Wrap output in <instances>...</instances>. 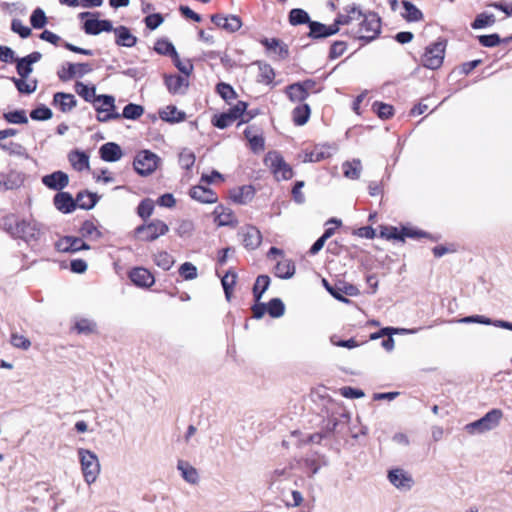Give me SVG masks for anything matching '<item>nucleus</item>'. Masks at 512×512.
Masks as SVG:
<instances>
[{
  "instance_id": "obj_60",
  "label": "nucleus",
  "mask_w": 512,
  "mask_h": 512,
  "mask_svg": "<svg viewBox=\"0 0 512 512\" xmlns=\"http://www.w3.org/2000/svg\"><path fill=\"white\" fill-rule=\"evenodd\" d=\"M173 61L175 66L178 68V70L183 73L185 76H189L191 72L193 71V65L189 60L182 61L178 55L173 56Z\"/></svg>"
},
{
  "instance_id": "obj_52",
  "label": "nucleus",
  "mask_w": 512,
  "mask_h": 512,
  "mask_svg": "<svg viewBox=\"0 0 512 512\" xmlns=\"http://www.w3.org/2000/svg\"><path fill=\"white\" fill-rule=\"evenodd\" d=\"M30 22L33 28L41 29L47 23L45 12L41 8H36L30 17Z\"/></svg>"
},
{
  "instance_id": "obj_33",
  "label": "nucleus",
  "mask_w": 512,
  "mask_h": 512,
  "mask_svg": "<svg viewBox=\"0 0 512 512\" xmlns=\"http://www.w3.org/2000/svg\"><path fill=\"white\" fill-rule=\"evenodd\" d=\"M502 417V410L495 408L487 412L480 420L488 432L498 427Z\"/></svg>"
},
{
  "instance_id": "obj_30",
  "label": "nucleus",
  "mask_w": 512,
  "mask_h": 512,
  "mask_svg": "<svg viewBox=\"0 0 512 512\" xmlns=\"http://www.w3.org/2000/svg\"><path fill=\"white\" fill-rule=\"evenodd\" d=\"M23 175L16 171H11L0 178V190H13L20 187L23 183Z\"/></svg>"
},
{
  "instance_id": "obj_38",
  "label": "nucleus",
  "mask_w": 512,
  "mask_h": 512,
  "mask_svg": "<svg viewBox=\"0 0 512 512\" xmlns=\"http://www.w3.org/2000/svg\"><path fill=\"white\" fill-rule=\"evenodd\" d=\"M97 203V196L88 192H79L75 199V208L92 209Z\"/></svg>"
},
{
  "instance_id": "obj_14",
  "label": "nucleus",
  "mask_w": 512,
  "mask_h": 512,
  "mask_svg": "<svg viewBox=\"0 0 512 512\" xmlns=\"http://www.w3.org/2000/svg\"><path fill=\"white\" fill-rule=\"evenodd\" d=\"M129 278L136 286L143 288L151 287L155 282L153 274L144 267L133 268L129 273Z\"/></svg>"
},
{
  "instance_id": "obj_59",
  "label": "nucleus",
  "mask_w": 512,
  "mask_h": 512,
  "mask_svg": "<svg viewBox=\"0 0 512 512\" xmlns=\"http://www.w3.org/2000/svg\"><path fill=\"white\" fill-rule=\"evenodd\" d=\"M303 467L311 476L315 475L321 468L319 459L315 456L307 457L303 460Z\"/></svg>"
},
{
  "instance_id": "obj_45",
  "label": "nucleus",
  "mask_w": 512,
  "mask_h": 512,
  "mask_svg": "<svg viewBox=\"0 0 512 512\" xmlns=\"http://www.w3.org/2000/svg\"><path fill=\"white\" fill-rule=\"evenodd\" d=\"M495 21V16L492 13L483 12L477 15L474 22L472 23V27L474 29L486 28L492 26Z\"/></svg>"
},
{
  "instance_id": "obj_22",
  "label": "nucleus",
  "mask_w": 512,
  "mask_h": 512,
  "mask_svg": "<svg viewBox=\"0 0 512 512\" xmlns=\"http://www.w3.org/2000/svg\"><path fill=\"white\" fill-rule=\"evenodd\" d=\"M54 205L57 210L68 214L75 210V199L68 192H59L54 196Z\"/></svg>"
},
{
  "instance_id": "obj_2",
  "label": "nucleus",
  "mask_w": 512,
  "mask_h": 512,
  "mask_svg": "<svg viewBox=\"0 0 512 512\" xmlns=\"http://www.w3.org/2000/svg\"><path fill=\"white\" fill-rule=\"evenodd\" d=\"M83 478L88 485L93 484L101 471V466L97 455L88 449L79 448L77 450Z\"/></svg>"
},
{
  "instance_id": "obj_53",
  "label": "nucleus",
  "mask_w": 512,
  "mask_h": 512,
  "mask_svg": "<svg viewBox=\"0 0 512 512\" xmlns=\"http://www.w3.org/2000/svg\"><path fill=\"white\" fill-rule=\"evenodd\" d=\"M179 274L184 280H194L198 276L197 267L191 262H185L179 267Z\"/></svg>"
},
{
  "instance_id": "obj_5",
  "label": "nucleus",
  "mask_w": 512,
  "mask_h": 512,
  "mask_svg": "<svg viewBox=\"0 0 512 512\" xmlns=\"http://www.w3.org/2000/svg\"><path fill=\"white\" fill-rule=\"evenodd\" d=\"M160 158L149 150L138 152L133 161L134 170L140 176L151 175L158 167Z\"/></svg>"
},
{
  "instance_id": "obj_37",
  "label": "nucleus",
  "mask_w": 512,
  "mask_h": 512,
  "mask_svg": "<svg viewBox=\"0 0 512 512\" xmlns=\"http://www.w3.org/2000/svg\"><path fill=\"white\" fill-rule=\"evenodd\" d=\"M17 230L20 232L25 240L36 239L39 235V229L36 223L22 220L17 223Z\"/></svg>"
},
{
  "instance_id": "obj_27",
  "label": "nucleus",
  "mask_w": 512,
  "mask_h": 512,
  "mask_svg": "<svg viewBox=\"0 0 512 512\" xmlns=\"http://www.w3.org/2000/svg\"><path fill=\"white\" fill-rule=\"evenodd\" d=\"M99 152L101 158L107 162H116L123 155L121 147L114 142L105 143L100 147Z\"/></svg>"
},
{
  "instance_id": "obj_23",
  "label": "nucleus",
  "mask_w": 512,
  "mask_h": 512,
  "mask_svg": "<svg viewBox=\"0 0 512 512\" xmlns=\"http://www.w3.org/2000/svg\"><path fill=\"white\" fill-rule=\"evenodd\" d=\"M53 104L58 107L60 111L67 113L76 107L77 100L73 94L57 92L54 94Z\"/></svg>"
},
{
  "instance_id": "obj_25",
  "label": "nucleus",
  "mask_w": 512,
  "mask_h": 512,
  "mask_svg": "<svg viewBox=\"0 0 512 512\" xmlns=\"http://www.w3.org/2000/svg\"><path fill=\"white\" fill-rule=\"evenodd\" d=\"M116 36V44L123 47H133L137 43V38L125 26H119L112 30Z\"/></svg>"
},
{
  "instance_id": "obj_56",
  "label": "nucleus",
  "mask_w": 512,
  "mask_h": 512,
  "mask_svg": "<svg viewBox=\"0 0 512 512\" xmlns=\"http://www.w3.org/2000/svg\"><path fill=\"white\" fill-rule=\"evenodd\" d=\"M75 329L78 333H92L96 329V323L90 319L82 318L76 321Z\"/></svg>"
},
{
  "instance_id": "obj_40",
  "label": "nucleus",
  "mask_w": 512,
  "mask_h": 512,
  "mask_svg": "<svg viewBox=\"0 0 512 512\" xmlns=\"http://www.w3.org/2000/svg\"><path fill=\"white\" fill-rule=\"evenodd\" d=\"M270 285V278L267 275H260L257 277L253 287V295L256 302H259L264 292Z\"/></svg>"
},
{
  "instance_id": "obj_32",
  "label": "nucleus",
  "mask_w": 512,
  "mask_h": 512,
  "mask_svg": "<svg viewBox=\"0 0 512 512\" xmlns=\"http://www.w3.org/2000/svg\"><path fill=\"white\" fill-rule=\"evenodd\" d=\"M69 162L77 171L89 169V156L82 151H72L68 155Z\"/></svg>"
},
{
  "instance_id": "obj_1",
  "label": "nucleus",
  "mask_w": 512,
  "mask_h": 512,
  "mask_svg": "<svg viewBox=\"0 0 512 512\" xmlns=\"http://www.w3.org/2000/svg\"><path fill=\"white\" fill-rule=\"evenodd\" d=\"M356 24L357 28L353 29V38L370 42L381 32V19L375 12H361V18Z\"/></svg>"
},
{
  "instance_id": "obj_43",
  "label": "nucleus",
  "mask_w": 512,
  "mask_h": 512,
  "mask_svg": "<svg viewBox=\"0 0 512 512\" xmlns=\"http://www.w3.org/2000/svg\"><path fill=\"white\" fill-rule=\"evenodd\" d=\"M80 234L84 238H88L91 240H96L101 237V232L98 230L96 225L92 221H85L81 228H80Z\"/></svg>"
},
{
  "instance_id": "obj_4",
  "label": "nucleus",
  "mask_w": 512,
  "mask_h": 512,
  "mask_svg": "<svg viewBox=\"0 0 512 512\" xmlns=\"http://www.w3.org/2000/svg\"><path fill=\"white\" fill-rule=\"evenodd\" d=\"M247 108V104L243 101H238L236 105L231 107L228 112L222 113L218 116H216L213 120L214 126H216L219 129H224L228 126H230L234 121H236L238 118L245 116V111ZM254 114L248 113L247 118H243L242 122L249 121Z\"/></svg>"
},
{
  "instance_id": "obj_20",
  "label": "nucleus",
  "mask_w": 512,
  "mask_h": 512,
  "mask_svg": "<svg viewBox=\"0 0 512 512\" xmlns=\"http://www.w3.org/2000/svg\"><path fill=\"white\" fill-rule=\"evenodd\" d=\"M188 77L180 75L165 76V85L172 94H184L188 88Z\"/></svg>"
},
{
  "instance_id": "obj_42",
  "label": "nucleus",
  "mask_w": 512,
  "mask_h": 512,
  "mask_svg": "<svg viewBox=\"0 0 512 512\" xmlns=\"http://www.w3.org/2000/svg\"><path fill=\"white\" fill-rule=\"evenodd\" d=\"M75 90L79 96H81L87 102H95L96 95L95 87H88L82 82H76Z\"/></svg>"
},
{
  "instance_id": "obj_15",
  "label": "nucleus",
  "mask_w": 512,
  "mask_h": 512,
  "mask_svg": "<svg viewBox=\"0 0 512 512\" xmlns=\"http://www.w3.org/2000/svg\"><path fill=\"white\" fill-rule=\"evenodd\" d=\"M42 183L49 189L60 191L68 185L69 177L62 171H55L51 174L45 175L42 178Z\"/></svg>"
},
{
  "instance_id": "obj_26",
  "label": "nucleus",
  "mask_w": 512,
  "mask_h": 512,
  "mask_svg": "<svg viewBox=\"0 0 512 512\" xmlns=\"http://www.w3.org/2000/svg\"><path fill=\"white\" fill-rule=\"evenodd\" d=\"M215 222L218 226H236L237 219L230 208L217 206L214 210Z\"/></svg>"
},
{
  "instance_id": "obj_18",
  "label": "nucleus",
  "mask_w": 512,
  "mask_h": 512,
  "mask_svg": "<svg viewBox=\"0 0 512 512\" xmlns=\"http://www.w3.org/2000/svg\"><path fill=\"white\" fill-rule=\"evenodd\" d=\"M460 323H479L484 325H493L495 327L507 329L512 331V323L505 320H492L482 315H473L461 318Z\"/></svg>"
},
{
  "instance_id": "obj_47",
  "label": "nucleus",
  "mask_w": 512,
  "mask_h": 512,
  "mask_svg": "<svg viewBox=\"0 0 512 512\" xmlns=\"http://www.w3.org/2000/svg\"><path fill=\"white\" fill-rule=\"evenodd\" d=\"M289 22L292 25H300L305 23L309 24L311 20L306 11H304L303 9L295 8L292 9L289 13Z\"/></svg>"
},
{
  "instance_id": "obj_3",
  "label": "nucleus",
  "mask_w": 512,
  "mask_h": 512,
  "mask_svg": "<svg viewBox=\"0 0 512 512\" xmlns=\"http://www.w3.org/2000/svg\"><path fill=\"white\" fill-rule=\"evenodd\" d=\"M264 164L270 169L277 181L288 180L293 176L291 166L277 151H270L264 158Z\"/></svg>"
},
{
  "instance_id": "obj_57",
  "label": "nucleus",
  "mask_w": 512,
  "mask_h": 512,
  "mask_svg": "<svg viewBox=\"0 0 512 512\" xmlns=\"http://www.w3.org/2000/svg\"><path fill=\"white\" fill-rule=\"evenodd\" d=\"M373 110L381 119H388L393 115V107L389 104L382 102H375L373 104Z\"/></svg>"
},
{
  "instance_id": "obj_63",
  "label": "nucleus",
  "mask_w": 512,
  "mask_h": 512,
  "mask_svg": "<svg viewBox=\"0 0 512 512\" xmlns=\"http://www.w3.org/2000/svg\"><path fill=\"white\" fill-rule=\"evenodd\" d=\"M179 163L182 168L190 169L195 163V155L188 150H184L179 155Z\"/></svg>"
},
{
  "instance_id": "obj_29",
  "label": "nucleus",
  "mask_w": 512,
  "mask_h": 512,
  "mask_svg": "<svg viewBox=\"0 0 512 512\" xmlns=\"http://www.w3.org/2000/svg\"><path fill=\"white\" fill-rule=\"evenodd\" d=\"M274 274L278 278L290 279L295 274V264L292 260L282 258L274 268Z\"/></svg>"
},
{
  "instance_id": "obj_28",
  "label": "nucleus",
  "mask_w": 512,
  "mask_h": 512,
  "mask_svg": "<svg viewBox=\"0 0 512 512\" xmlns=\"http://www.w3.org/2000/svg\"><path fill=\"white\" fill-rule=\"evenodd\" d=\"M159 117L169 123H179L185 120L186 114L174 105H168L159 111Z\"/></svg>"
},
{
  "instance_id": "obj_54",
  "label": "nucleus",
  "mask_w": 512,
  "mask_h": 512,
  "mask_svg": "<svg viewBox=\"0 0 512 512\" xmlns=\"http://www.w3.org/2000/svg\"><path fill=\"white\" fill-rule=\"evenodd\" d=\"M155 51L161 55L176 56L177 52L173 44L167 40H158L154 47Z\"/></svg>"
},
{
  "instance_id": "obj_35",
  "label": "nucleus",
  "mask_w": 512,
  "mask_h": 512,
  "mask_svg": "<svg viewBox=\"0 0 512 512\" xmlns=\"http://www.w3.org/2000/svg\"><path fill=\"white\" fill-rule=\"evenodd\" d=\"M93 104L97 113L116 111L115 98L111 95H98Z\"/></svg>"
},
{
  "instance_id": "obj_61",
  "label": "nucleus",
  "mask_w": 512,
  "mask_h": 512,
  "mask_svg": "<svg viewBox=\"0 0 512 512\" xmlns=\"http://www.w3.org/2000/svg\"><path fill=\"white\" fill-rule=\"evenodd\" d=\"M11 29L17 33L21 38H27L31 34V29L25 26L21 20L13 19L11 23Z\"/></svg>"
},
{
  "instance_id": "obj_10",
  "label": "nucleus",
  "mask_w": 512,
  "mask_h": 512,
  "mask_svg": "<svg viewBox=\"0 0 512 512\" xmlns=\"http://www.w3.org/2000/svg\"><path fill=\"white\" fill-rule=\"evenodd\" d=\"M388 479L393 486L403 491L410 490L414 484L412 476L400 468L390 470Z\"/></svg>"
},
{
  "instance_id": "obj_39",
  "label": "nucleus",
  "mask_w": 512,
  "mask_h": 512,
  "mask_svg": "<svg viewBox=\"0 0 512 512\" xmlns=\"http://www.w3.org/2000/svg\"><path fill=\"white\" fill-rule=\"evenodd\" d=\"M311 114V110L308 104H301L295 107L292 111L293 122L302 126L307 123Z\"/></svg>"
},
{
  "instance_id": "obj_13",
  "label": "nucleus",
  "mask_w": 512,
  "mask_h": 512,
  "mask_svg": "<svg viewBox=\"0 0 512 512\" xmlns=\"http://www.w3.org/2000/svg\"><path fill=\"white\" fill-rule=\"evenodd\" d=\"M336 145L323 144L317 145L307 152L304 157V162H320L322 160L330 158L337 151Z\"/></svg>"
},
{
  "instance_id": "obj_51",
  "label": "nucleus",
  "mask_w": 512,
  "mask_h": 512,
  "mask_svg": "<svg viewBox=\"0 0 512 512\" xmlns=\"http://www.w3.org/2000/svg\"><path fill=\"white\" fill-rule=\"evenodd\" d=\"M275 77V73L273 68L268 64H260L259 65V76L258 81L265 84L272 83Z\"/></svg>"
},
{
  "instance_id": "obj_64",
  "label": "nucleus",
  "mask_w": 512,
  "mask_h": 512,
  "mask_svg": "<svg viewBox=\"0 0 512 512\" xmlns=\"http://www.w3.org/2000/svg\"><path fill=\"white\" fill-rule=\"evenodd\" d=\"M217 92L226 101L234 99L236 96L234 89L226 83H219L217 85Z\"/></svg>"
},
{
  "instance_id": "obj_55",
  "label": "nucleus",
  "mask_w": 512,
  "mask_h": 512,
  "mask_svg": "<svg viewBox=\"0 0 512 512\" xmlns=\"http://www.w3.org/2000/svg\"><path fill=\"white\" fill-rule=\"evenodd\" d=\"M154 210V202L153 200L147 198L142 200L137 208V213L142 219L149 218Z\"/></svg>"
},
{
  "instance_id": "obj_58",
  "label": "nucleus",
  "mask_w": 512,
  "mask_h": 512,
  "mask_svg": "<svg viewBox=\"0 0 512 512\" xmlns=\"http://www.w3.org/2000/svg\"><path fill=\"white\" fill-rule=\"evenodd\" d=\"M253 196V188L251 186H243L242 188L239 189L238 194H235L233 197L234 201L240 204H245L249 202L253 198Z\"/></svg>"
},
{
  "instance_id": "obj_36",
  "label": "nucleus",
  "mask_w": 512,
  "mask_h": 512,
  "mask_svg": "<svg viewBox=\"0 0 512 512\" xmlns=\"http://www.w3.org/2000/svg\"><path fill=\"white\" fill-rule=\"evenodd\" d=\"M285 94L291 102H303L308 98L307 92L298 82L288 85Z\"/></svg>"
},
{
  "instance_id": "obj_62",
  "label": "nucleus",
  "mask_w": 512,
  "mask_h": 512,
  "mask_svg": "<svg viewBox=\"0 0 512 512\" xmlns=\"http://www.w3.org/2000/svg\"><path fill=\"white\" fill-rule=\"evenodd\" d=\"M347 49V45L344 41H335L330 48L329 58L334 60L344 54Z\"/></svg>"
},
{
  "instance_id": "obj_16",
  "label": "nucleus",
  "mask_w": 512,
  "mask_h": 512,
  "mask_svg": "<svg viewBox=\"0 0 512 512\" xmlns=\"http://www.w3.org/2000/svg\"><path fill=\"white\" fill-rule=\"evenodd\" d=\"M309 34L308 36L313 39H320L332 36L338 33V28L335 23L331 25H325L317 21H311L309 23Z\"/></svg>"
},
{
  "instance_id": "obj_19",
  "label": "nucleus",
  "mask_w": 512,
  "mask_h": 512,
  "mask_svg": "<svg viewBox=\"0 0 512 512\" xmlns=\"http://www.w3.org/2000/svg\"><path fill=\"white\" fill-rule=\"evenodd\" d=\"M261 44L270 52L275 54L278 59H286L289 55V50L286 44L276 38H264Z\"/></svg>"
},
{
  "instance_id": "obj_44",
  "label": "nucleus",
  "mask_w": 512,
  "mask_h": 512,
  "mask_svg": "<svg viewBox=\"0 0 512 512\" xmlns=\"http://www.w3.org/2000/svg\"><path fill=\"white\" fill-rule=\"evenodd\" d=\"M404 13L403 17L410 22L419 21L422 18V12L411 2L403 1Z\"/></svg>"
},
{
  "instance_id": "obj_24",
  "label": "nucleus",
  "mask_w": 512,
  "mask_h": 512,
  "mask_svg": "<svg viewBox=\"0 0 512 512\" xmlns=\"http://www.w3.org/2000/svg\"><path fill=\"white\" fill-rule=\"evenodd\" d=\"M251 150L255 153L264 150V138L255 126H248L244 131Z\"/></svg>"
},
{
  "instance_id": "obj_6",
  "label": "nucleus",
  "mask_w": 512,
  "mask_h": 512,
  "mask_svg": "<svg viewBox=\"0 0 512 512\" xmlns=\"http://www.w3.org/2000/svg\"><path fill=\"white\" fill-rule=\"evenodd\" d=\"M361 9L356 4L347 5L343 12L339 13L334 21L335 25H337L338 32L340 31L341 26H346L347 29L345 33L351 37H353V29L357 28V22L361 18Z\"/></svg>"
},
{
  "instance_id": "obj_8",
  "label": "nucleus",
  "mask_w": 512,
  "mask_h": 512,
  "mask_svg": "<svg viewBox=\"0 0 512 512\" xmlns=\"http://www.w3.org/2000/svg\"><path fill=\"white\" fill-rule=\"evenodd\" d=\"M446 43L444 41H437L429 45L422 57V64L428 69H438L444 60Z\"/></svg>"
},
{
  "instance_id": "obj_7",
  "label": "nucleus",
  "mask_w": 512,
  "mask_h": 512,
  "mask_svg": "<svg viewBox=\"0 0 512 512\" xmlns=\"http://www.w3.org/2000/svg\"><path fill=\"white\" fill-rule=\"evenodd\" d=\"M168 231V225L159 219H154L147 224L140 225L135 230L140 239L146 242H152L160 236L167 234Z\"/></svg>"
},
{
  "instance_id": "obj_50",
  "label": "nucleus",
  "mask_w": 512,
  "mask_h": 512,
  "mask_svg": "<svg viewBox=\"0 0 512 512\" xmlns=\"http://www.w3.org/2000/svg\"><path fill=\"white\" fill-rule=\"evenodd\" d=\"M4 119L12 124H25L28 122L26 112L24 110H15L3 114Z\"/></svg>"
},
{
  "instance_id": "obj_9",
  "label": "nucleus",
  "mask_w": 512,
  "mask_h": 512,
  "mask_svg": "<svg viewBox=\"0 0 512 512\" xmlns=\"http://www.w3.org/2000/svg\"><path fill=\"white\" fill-rule=\"evenodd\" d=\"M92 71V67L87 63H70L67 62L61 66L58 70L57 75L62 81H69L75 77L81 78L84 75L90 73Z\"/></svg>"
},
{
  "instance_id": "obj_41",
  "label": "nucleus",
  "mask_w": 512,
  "mask_h": 512,
  "mask_svg": "<svg viewBox=\"0 0 512 512\" xmlns=\"http://www.w3.org/2000/svg\"><path fill=\"white\" fill-rule=\"evenodd\" d=\"M267 313L272 318H279L285 313V305L279 298L271 299L266 305Z\"/></svg>"
},
{
  "instance_id": "obj_17",
  "label": "nucleus",
  "mask_w": 512,
  "mask_h": 512,
  "mask_svg": "<svg viewBox=\"0 0 512 512\" xmlns=\"http://www.w3.org/2000/svg\"><path fill=\"white\" fill-rule=\"evenodd\" d=\"M189 195L192 199L205 204L216 203L218 200L217 194L212 189L202 185L193 186Z\"/></svg>"
},
{
  "instance_id": "obj_48",
  "label": "nucleus",
  "mask_w": 512,
  "mask_h": 512,
  "mask_svg": "<svg viewBox=\"0 0 512 512\" xmlns=\"http://www.w3.org/2000/svg\"><path fill=\"white\" fill-rule=\"evenodd\" d=\"M174 262V258L168 252L162 251L154 255V263L163 270H169Z\"/></svg>"
},
{
  "instance_id": "obj_12",
  "label": "nucleus",
  "mask_w": 512,
  "mask_h": 512,
  "mask_svg": "<svg viewBox=\"0 0 512 512\" xmlns=\"http://www.w3.org/2000/svg\"><path fill=\"white\" fill-rule=\"evenodd\" d=\"M240 235L246 249L255 250L261 244L262 234L255 226L247 225L243 227Z\"/></svg>"
},
{
  "instance_id": "obj_49",
  "label": "nucleus",
  "mask_w": 512,
  "mask_h": 512,
  "mask_svg": "<svg viewBox=\"0 0 512 512\" xmlns=\"http://www.w3.org/2000/svg\"><path fill=\"white\" fill-rule=\"evenodd\" d=\"M221 284L224 289L225 297L229 301L232 294V289L236 284V274L228 271L221 279Z\"/></svg>"
},
{
  "instance_id": "obj_34",
  "label": "nucleus",
  "mask_w": 512,
  "mask_h": 512,
  "mask_svg": "<svg viewBox=\"0 0 512 512\" xmlns=\"http://www.w3.org/2000/svg\"><path fill=\"white\" fill-rule=\"evenodd\" d=\"M343 174L346 178L351 180L359 179L362 172V163L360 159H353L351 161H345L342 164Z\"/></svg>"
},
{
  "instance_id": "obj_11",
  "label": "nucleus",
  "mask_w": 512,
  "mask_h": 512,
  "mask_svg": "<svg viewBox=\"0 0 512 512\" xmlns=\"http://www.w3.org/2000/svg\"><path fill=\"white\" fill-rule=\"evenodd\" d=\"M211 21L219 28L234 33L242 26L241 19L236 15L225 16L222 14H215L211 16Z\"/></svg>"
},
{
  "instance_id": "obj_21",
  "label": "nucleus",
  "mask_w": 512,
  "mask_h": 512,
  "mask_svg": "<svg viewBox=\"0 0 512 512\" xmlns=\"http://www.w3.org/2000/svg\"><path fill=\"white\" fill-rule=\"evenodd\" d=\"M83 29L86 34L98 35L101 32L112 31L113 26L109 20L88 19L85 21Z\"/></svg>"
},
{
  "instance_id": "obj_46",
  "label": "nucleus",
  "mask_w": 512,
  "mask_h": 512,
  "mask_svg": "<svg viewBox=\"0 0 512 512\" xmlns=\"http://www.w3.org/2000/svg\"><path fill=\"white\" fill-rule=\"evenodd\" d=\"M143 113L144 108L141 105L129 103L124 107L121 117L125 119L135 120L140 118L143 115Z\"/></svg>"
},
{
  "instance_id": "obj_31",
  "label": "nucleus",
  "mask_w": 512,
  "mask_h": 512,
  "mask_svg": "<svg viewBox=\"0 0 512 512\" xmlns=\"http://www.w3.org/2000/svg\"><path fill=\"white\" fill-rule=\"evenodd\" d=\"M177 469L180 471L183 479L190 484H197L199 481V475L197 470L187 461L179 460L177 463Z\"/></svg>"
}]
</instances>
